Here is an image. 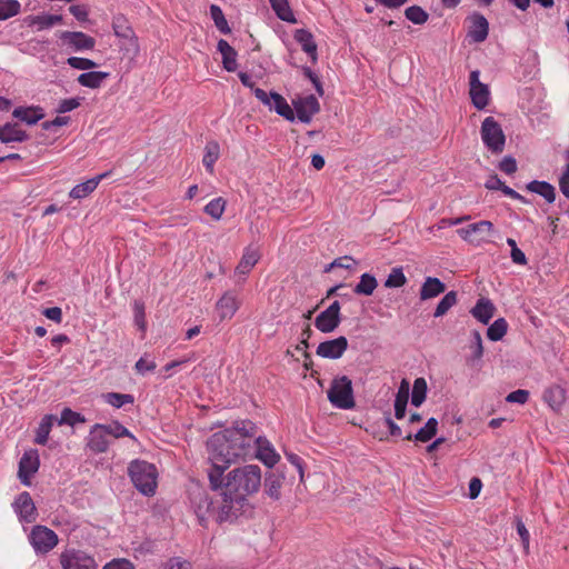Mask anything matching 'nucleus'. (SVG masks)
<instances>
[{
	"label": "nucleus",
	"instance_id": "nucleus-1",
	"mask_svg": "<svg viewBox=\"0 0 569 569\" xmlns=\"http://www.w3.org/2000/svg\"><path fill=\"white\" fill-rule=\"evenodd\" d=\"M257 426L251 420H238L231 428L213 433L207 441L211 467L208 478L212 490L217 491L222 473L239 459L251 456Z\"/></svg>",
	"mask_w": 569,
	"mask_h": 569
},
{
	"label": "nucleus",
	"instance_id": "nucleus-2",
	"mask_svg": "<svg viewBox=\"0 0 569 569\" xmlns=\"http://www.w3.org/2000/svg\"><path fill=\"white\" fill-rule=\"evenodd\" d=\"M261 487V470L256 465L234 468L222 480L218 489L221 492L218 508V522L233 521L249 506L248 497L258 492Z\"/></svg>",
	"mask_w": 569,
	"mask_h": 569
},
{
	"label": "nucleus",
	"instance_id": "nucleus-3",
	"mask_svg": "<svg viewBox=\"0 0 569 569\" xmlns=\"http://www.w3.org/2000/svg\"><path fill=\"white\" fill-rule=\"evenodd\" d=\"M133 486L144 496H152L157 488L158 472L154 465L144 460H133L128 467Z\"/></svg>",
	"mask_w": 569,
	"mask_h": 569
},
{
	"label": "nucleus",
	"instance_id": "nucleus-4",
	"mask_svg": "<svg viewBox=\"0 0 569 569\" xmlns=\"http://www.w3.org/2000/svg\"><path fill=\"white\" fill-rule=\"evenodd\" d=\"M190 507L201 526H206L209 518L218 521L220 498L213 499L203 488L193 487L189 490Z\"/></svg>",
	"mask_w": 569,
	"mask_h": 569
},
{
	"label": "nucleus",
	"instance_id": "nucleus-5",
	"mask_svg": "<svg viewBox=\"0 0 569 569\" xmlns=\"http://www.w3.org/2000/svg\"><path fill=\"white\" fill-rule=\"evenodd\" d=\"M329 401L339 409H352L356 406L352 382L347 376L332 380L328 390Z\"/></svg>",
	"mask_w": 569,
	"mask_h": 569
},
{
	"label": "nucleus",
	"instance_id": "nucleus-6",
	"mask_svg": "<svg viewBox=\"0 0 569 569\" xmlns=\"http://www.w3.org/2000/svg\"><path fill=\"white\" fill-rule=\"evenodd\" d=\"M481 139L485 146L492 153H501L506 144V136L502 131L501 126L493 117H487L481 123Z\"/></svg>",
	"mask_w": 569,
	"mask_h": 569
},
{
	"label": "nucleus",
	"instance_id": "nucleus-7",
	"mask_svg": "<svg viewBox=\"0 0 569 569\" xmlns=\"http://www.w3.org/2000/svg\"><path fill=\"white\" fill-rule=\"evenodd\" d=\"M29 541L37 553L46 555L58 545L59 539L50 528L37 525L29 535Z\"/></svg>",
	"mask_w": 569,
	"mask_h": 569
},
{
	"label": "nucleus",
	"instance_id": "nucleus-8",
	"mask_svg": "<svg viewBox=\"0 0 569 569\" xmlns=\"http://www.w3.org/2000/svg\"><path fill=\"white\" fill-rule=\"evenodd\" d=\"M480 71L473 70L470 72L469 77V94L472 104L478 110H483L490 101V91L487 84L480 82L479 80Z\"/></svg>",
	"mask_w": 569,
	"mask_h": 569
},
{
	"label": "nucleus",
	"instance_id": "nucleus-9",
	"mask_svg": "<svg viewBox=\"0 0 569 569\" xmlns=\"http://www.w3.org/2000/svg\"><path fill=\"white\" fill-rule=\"evenodd\" d=\"M340 309V302L338 300L333 301L326 310L317 316L315 320L316 328L323 333L335 331L341 322Z\"/></svg>",
	"mask_w": 569,
	"mask_h": 569
},
{
	"label": "nucleus",
	"instance_id": "nucleus-10",
	"mask_svg": "<svg viewBox=\"0 0 569 569\" xmlns=\"http://www.w3.org/2000/svg\"><path fill=\"white\" fill-rule=\"evenodd\" d=\"M62 569H97L94 560L79 550H66L60 555Z\"/></svg>",
	"mask_w": 569,
	"mask_h": 569
},
{
	"label": "nucleus",
	"instance_id": "nucleus-11",
	"mask_svg": "<svg viewBox=\"0 0 569 569\" xmlns=\"http://www.w3.org/2000/svg\"><path fill=\"white\" fill-rule=\"evenodd\" d=\"M251 456H256L269 468H272L280 458L272 448L271 443L263 437H257V433L253 437Z\"/></svg>",
	"mask_w": 569,
	"mask_h": 569
},
{
	"label": "nucleus",
	"instance_id": "nucleus-12",
	"mask_svg": "<svg viewBox=\"0 0 569 569\" xmlns=\"http://www.w3.org/2000/svg\"><path fill=\"white\" fill-rule=\"evenodd\" d=\"M295 116L303 123H309L312 117L320 111L318 99L313 94L298 98L292 102Z\"/></svg>",
	"mask_w": 569,
	"mask_h": 569
},
{
	"label": "nucleus",
	"instance_id": "nucleus-13",
	"mask_svg": "<svg viewBox=\"0 0 569 569\" xmlns=\"http://www.w3.org/2000/svg\"><path fill=\"white\" fill-rule=\"evenodd\" d=\"M348 349V340L346 337L340 336L336 339L326 340L321 342L316 353L326 359H339Z\"/></svg>",
	"mask_w": 569,
	"mask_h": 569
},
{
	"label": "nucleus",
	"instance_id": "nucleus-14",
	"mask_svg": "<svg viewBox=\"0 0 569 569\" xmlns=\"http://www.w3.org/2000/svg\"><path fill=\"white\" fill-rule=\"evenodd\" d=\"M40 466L37 451H27L19 461L18 477L24 486H30V478L38 471Z\"/></svg>",
	"mask_w": 569,
	"mask_h": 569
},
{
	"label": "nucleus",
	"instance_id": "nucleus-15",
	"mask_svg": "<svg viewBox=\"0 0 569 569\" xmlns=\"http://www.w3.org/2000/svg\"><path fill=\"white\" fill-rule=\"evenodd\" d=\"M14 511L21 521L33 522L37 517V509L29 492H21L13 502Z\"/></svg>",
	"mask_w": 569,
	"mask_h": 569
},
{
	"label": "nucleus",
	"instance_id": "nucleus-16",
	"mask_svg": "<svg viewBox=\"0 0 569 569\" xmlns=\"http://www.w3.org/2000/svg\"><path fill=\"white\" fill-rule=\"evenodd\" d=\"M60 39L77 51L92 50L96 46V40L80 31H62Z\"/></svg>",
	"mask_w": 569,
	"mask_h": 569
},
{
	"label": "nucleus",
	"instance_id": "nucleus-17",
	"mask_svg": "<svg viewBox=\"0 0 569 569\" xmlns=\"http://www.w3.org/2000/svg\"><path fill=\"white\" fill-rule=\"evenodd\" d=\"M110 440L104 430V425L96 423L89 432L87 446L91 451L102 453L108 450Z\"/></svg>",
	"mask_w": 569,
	"mask_h": 569
},
{
	"label": "nucleus",
	"instance_id": "nucleus-18",
	"mask_svg": "<svg viewBox=\"0 0 569 569\" xmlns=\"http://www.w3.org/2000/svg\"><path fill=\"white\" fill-rule=\"evenodd\" d=\"M240 307V301L232 291H226L216 303L220 320L231 319Z\"/></svg>",
	"mask_w": 569,
	"mask_h": 569
},
{
	"label": "nucleus",
	"instance_id": "nucleus-19",
	"mask_svg": "<svg viewBox=\"0 0 569 569\" xmlns=\"http://www.w3.org/2000/svg\"><path fill=\"white\" fill-rule=\"evenodd\" d=\"M29 139V134L20 129L17 122H7L0 127V142H23Z\"/></svg>",
	"mask_w": 569,
	"mask_h": 569
},
{
	"label": "nucleus",
	"instance_id": "nucleus-20",
	"mask_svg": "<svg viewBox=\"0 0 569 569\" xmlns=\"http://www.w3.org/2000/svg\"><path fill=\"white\" fill-rule=\"evenodd\" d=\"M471 27L468 31V37L472 39L475 42H483L489 32V23L485 16L480 13H473L471 16Z\"/></svg>",
	"mask_w": 569,
	"mask_h": 569
},
{
	"label": "nucleus",
	"instance_id": "nucleus-21",
	"mask_svg": "<svg viewBox=\"0 0 569 569\" xmlns=\"http://www.w3.org/2000/svg\"><path fill=\"white\" fill-rule=\"evenodd\" d=\"M293 38L301 46L302 50L310 57L312 62H316L317 43L315 42L312 33L307 29H297Z\"/></svg>",
	"mask_w": 569,
	"mask_h": 569
},
{
	"label": "nucleus",
	"instance_id": "nucleus-22",
	"mask_svg": "<svg viewBox=\"0 0 569 569\" xmlns=\"http://www.w3.org/2000/svg\"><path fill=\"white\" fill-rule=\"evenodd\" d=\"M260 259V252L258 249L248 247L246 248L238 266L236 267V274L247 276L251 269L258 263Z\"/></svg>",
	"mask_w": 569,
	"mask_h": 569
},
{
	"label": "nucleus",
	"instance_id": "nucleus-23",
	"mask_svg": "<svg viewBox=\"0 0 569 569\" xmlns=\"http://www.w3.org/2000/svg\"><path fill=\"white\" fill-rule=\"evenodd\" d=\"M445 291H446V284L439 278L427 277L420 288L419 296H420L421 300H429V299L438 297L439 295L443 293Z\"/></svg>",
	"mask_w": 569,
	"mask_h": 569
},
{
	"label": "nucleus",
	"instance_id": "nucleus-24",
	"mask_svg": "<svg viewBox=\"0 0 569 569\" xmlns=\"http://www.w3.org/2000/svg\"><path fill=\"white\" fill-rule=\"evenodd\" d=\"M496 311L495 305L487 298H480L475 307L470 310L473 318L483 325H487L493 317Z\"/></svg>",
	"mask_w": 569,
	"mask_h": 569
},
{
	"label": "nucleus",
	"instance_id": "nucleus-25",
	"mask_svg": "<svg viewBox=\"0 0 569 569\" xmlns=\"http://www.w3.org/2000/svg\"><path fill=\"white\" fill-rule=\"evenodd\" d=\"M12 116L29 126L36 124L44 117L41 107H18L13 110Z\"/></svg>",
	"mask_w": 569,
	"mask_h": 569
},
{
	"label": "nucleus",
	"instance_id": "nucleus-26",
	"mask_svg": "<svg viewBox=\"0 0 569 569\" xmlns=\"http://www.w3.org/2000/svg\"><path fill=\"white\" fill-rule=\"evenodd\" d=\"M217 49L222 56L223 68L229 72L236 71L238 67L237 51L223 39L218 41Z\"/></svg>",
	"mask_w": 569,
	"mask_h": 569
},
{
	"label": "nucleus",
	"instance_id": "nucleus-27",
	"mask_svg": "<svg viewBox=\"0 0 569 569\" xmlns=\"http://www.w3.org/2000/svg\"><path fill=\"white\" fill-rule=\"evenodd\" d=\"M410 386L408 380L402 379L395 399V417L402 419L406 416V408L409 399Z\"/></svg>",
	"mask_w": 569,
	"mask_h": 569
},
{
	"label": "nucleus",
	"instance_id": "nucleus-28",
	"mask_svg": "<svg viewBox=\"0 0 569 569\" xmlns=\"http://www.w3.org/2000/svg\"><path fill=\"white\" fill-rule=\"evenodd\" d=\"M108 173H101V174H98L97 177L94 178H91L82 183H79L77 186H74L69 196L73 199H82V198H86L87 196H89L92 191L96 190V188L98 187L99 182L104 178L107 177Z\"/></svg>",
	"mask_w": 569,
	"mask_h": 569
},
{
	"label": "nucleus",
	"instance_id": "nucleus-29",
	"mask_svg": "<svg viewBox=\"0 0 569 569\" xmlns=\"http://www.w3.org/2000/svg\"><path fill=\"white\" fill-rule=\"evenodd\" d=\"M62 22V16L60 14H39L28 16L24 19V23L29 27L37 26L38 30H44L53 27L54 24Z\"/></svg>",
	"mask_w": 569,
	"mask_h": 569
},
{
	"label": "nucleus",
	"instance_id": "nucleus-30",
	"mask_svg": "<svg viewBox=\"0 0 569 569\" xmlns=\"http://www.w3.org/2000/svg\"><path fill=\"white\" fill-rule=\"evenodd\" d=\"M526 188L528 191L543 197L548 203H552L556 200V189L547 181L532 180Z\"/></svg>",
	"mask_w": 569,
	"mask_h": 569
},
{
	"label": "nucleus",
	"instance_id": "nucleus-31",
	"mask_svg": "<svg viewBox=\"0 0 569 569\" xmlns=\"http://www.w3.org/2000/svg\"><path fill=\"white\" fill-rule=\"evenodd\" d=\"M283 476L277 472H268L264 477V492L272 499L278 500L281 496Z\"/></svg>",
	"mask_w": 569,
	"mask_h": 569
},
{
	"label": "nucleus",
	"instance_id": "nucleus-32",
	"mask_svg": "<svg viewBox=\"0 0 569 569\" xmlns=\"http://www.w3.org/2000/svg\"><path fill=\"white\" fill-rule=\"evenodd\" d=\"M437 429L438 420L436 418H429L426 425L422 428H420L416 435L409 433L405 437V439H415L416 441L427 442L436 436Z\"/></svg>",
	"mask_w": 569,
	"mask_h": 569
},
{
	"label": "nucleus",
	"instance_id": "nucleus-33",
	"mask_svg": "<svg viewBox=\"0 0 569 569\" xmlns=\"http://www.w3.org/2000/svg\"><path fill=\"white\" fill-rule=\"evenodd\" d=\"M108 77H109L108 72L89 71V72L81 73L77 78V81L82 87L90 88V89H98L101 87L103 80H106Z\"/></svg>",
	"mask_w": 569,
	"mask_h": 569
},
{
	"label": "nucleus",
	"instance_id": "nucleus-34",
	"mask_svg": "<svg viewBox=\"0 0 569 569\" xmlns=\"http://www.w3.org/2000/svg\"><path fill=\"white\" fill-rule=\"evenodd\" d=\"M271 99L272 110H274L279 116L283 117L286 120L295 121V111L281 94L271 91Z\"/></svg>",
	"mask_w": 569,
	"mask_h": 569
},
{
	"label": "nucleus",
	"instance_id": "nucleus-35",
	"mask_svg": "<svg viewBox=\"0 0 569 569\" xmlns=\"http://www.w3.org/2000/svg\"><path fill=\"white\" fill-rule=\"evenodd\" d=\"M271 8L276 12L277 17L286 22L296 23V17L289 6L288 0H269Z\"/></svg>",
	"mask_w": 569,
	"mask_h": 569
},
{
	"label": "nucleus",
	"instance_id": "nucleus-36",
	"mask_svg": "<svg viewBox=\"0 0 569 569\" xmlns=\"http://www.w3.org/2000/svg\"><path fill=\"white\" fill-rule=\"evenodd\" d=\"M58 421L57 417L53 415H46L37 429L34 442L38 445H46L49 438V433L53 426V422Z\"/></svg>",
	"mask_w": 569,
	"mask_h": 569
},
{
	"label": "nucleus",
	"instance_id": "nucleus-37",
	"mask_svg": "<svg viewBox=\"0 0 569 569\" xmlns=\"http://www.w3.org/2000/svg\"><path fill=\"white\" fill-rule=\"evenodd\" d=\"M377 287L378 281L376 277L370 273H363L359 282L355 286L353 292L356 295L371 296Z\"/></svg>",
	"mask_w": 569,
	"mask_h": 569
},
{
	"label": "nucleus",
	"instance_id": "nucleus-38",
	"mask_svg": "<svg viewBox=\"0 0 569 569\" xmlns=\"http://www.w3.org/2000/svg\"><path fill=\"white\" fill-rule=\"evenodd\" d=\"M543 399L552 409H558L566 400V390L560 386H552L545 391Z\"/></svg>",
	"mask_w": 569,
	"mask_h": 569
},
{
	"label": "nucleus",
	"instance_id": "nucleus-39",
	"mask_svg": "<svg viewBox=\"0 0 569 569\" xmlns=\"http://www.w3.org/2000/svg\"><path fill=\"white\" fill-rule=\"evenodd\" d=\"M219 154H220L219 143L217 141H209L204 148L202 163L210 173L213 172V164L218 160Z\"/></svg>",
	"mask_w": 569,
	"mask_h": 569
},
{
	"label": "nucleus",
	"instance_id": "nucleus-40",
	"mask_svg": "<svg viewBox=\"0 0 569 569\" xmlns=\"http://www.w3.org/2000/svg\"><path fill=\"white\" fill-rule=\"evenodd\" d=\"M427 381L425 378H417L413 381V388L411 393V405L415 407H420L427 397Z\"/></svg>",
	"mask_w": 569,
	"mask_h": 569
},
{
	"label": "nucleus",
	"instance_id": "nucleus-41",
	"mask_svg": "<svg viewBox=\"0 0 569 569\" xmlns=\"http://www.w3.org/2000/svg\"><path fill=\"white\" fill-rule=\"evenodd\" d=\"M508 330V322L505 318H498L487 329V337L491 341L501 340Z\"/></svg>",
	"mask_w": 569,
	"mask_h": 569
},
{
	"label": "nucleus",
	"instance_id": "nucleus-42",
	"mask_svg": "<svg viewBox=\"0 0 569 569\" xmlns=\"http://www.w3.org/2000/svg\"><path fill=\"white\" fill-rule=\"evenodd\" d=\"M458 301L457 292L449 291L437 305L433 317L439 318L445 316Z\"/></svg>",
	"mask_w": 569,
	"mask_h": 569
},
{
	"label": "nucleus",
	"instance_id": "nucleus-43",
	"mask_svg": "<svg viewBox=\"0 0 569 569\" xmlns=\"http://www.w3.org/2000/svg\"><path fill=\"white\" fill-rule=\"evenodd\" d=\"M210 16L214 22L216 28L221 33L229 34L231 32L228 21L219 6H217V4L210 6Z\"/></svg>",
	"mask_w": 569,
	"mask_h": 569
},
{
	"label": "nucleus",
	"instance_id": "nucleus-44",
	"mask_svg": "<svg viewBox=\"0 0 569 569\" xmlns=\"http://www.w3.org/2000/svg\"><path fill=\"white\" fill-rule=\"evenodd\" d=\"M102 397L107 403L117 409L123 407L124 405H132L134 402L133 396L129 393L108 392Z\"/></svg>",
	"mask_w": 569,
	"mask_h": 569
},
{
	"label": "nucleus",
	"instance_id": "nucleus-45",
	"mask_svg": "<svg viewBox=\"0 0 569 569\" xmlns=\"http://www.w3.org/2000/svg\"><path fill=\"white\" fill-rule=\"evenodd\" d=\"M20 10L21 4L18 0H0V21L16 17Z\"/></svg>",
	"mask_w": 569,
	"mask_h": 569
},
{
	"label": "nucleus",
	"instance_id": "nucleus-46",
	"mask_svg": "<svg viewBox=\"0 0 569 569\" xmlns=\"http://www.w3.org/2000/svg\"><path fill=\"white\" fill-rule=\"evenodd\" d=\"M112 27L117 37L124 39H133V30L123 17H116L113 19Z\"/></svg>",
	"mask_w": 569,
	"mask_h": 569
},
{
	"label": "nucleus",
	"instance_id": "nucleus-47",
	"mask_svg": "<svg viewBox=\"0 0 569 569\" xmlns=\"http://www.w3.org/2000/svg\"><path fill=\"white\" fill-rule=\"evenodd\" d=\"M226 200L221 197L212 199L206 207L204 212L213 218L214 220H219L226 209Z\"/></svg>",
	"mask_w": 569,
	"mask_h": 569
},
{
	"label": "nucleus",
	"instance_id": "nucleus-48",
	"mask_svg": "<svg viewBox=\"0 0 569 569\" xmlns=\"http://www.w3.org/2000/svg\"><path fill=\"white\" fill-rule=\"evenodd\" d=\"M405 16L415 24H423L428 21L429 14L419 6H411L405 10Z\"/></svg>",
	"mask_w": 569,
	"mask_h": 569
},
{
	"label": "nucleus",
	"instance_id": "nucleus-49",
	"mask_svg": "<svg viewBox=\"0 0 569 569\" xmlns=\"http://www.w3.org/2000/svg\"><path fill=\"white\" fill-rule=\"evenodd\" d=\"M407 283V278L401 267L393 268L385 281L387 288H400Z\"/></svg>",
	"mask_w": 569,
	"mask_h": 569
},
{
	"label": "nucleus",
	"instance_id": "nucleus-50",
	"mask_svg": "<svg viewBox=\"0 0 569 569\" xmlns=\"http://www.w3.org/2000/svg\"><path fill=\"white\" fill-rule=\"evenodd\" d=\"M84 421H86V419L82 415H80L79 412H74L69 408H64L61 412V417L58 420V423L59 425H69V426L73 427L74 425L82 423Z\"/></svg>",
	"mask_w": 569,
	"mask_h": 569
},
{
	"label": "nucleus",
	"instance_id": "nucleus-51",
	"mask_svg": "<svg viewBox=\"0 0 569 569\" xmlns=\"http://www.w3.org/2000/svg\"><path fill=\"white\" fill-rule=\"evenodd\" d=\"M104 430L109 437H113L116 439L122 438V437L133 438L131 432L124 426H122L119 421H113L109 425H104Z\"/></svg>",
	"mask_w": 569,
	"mask_h": 569
},
{
	"label": "nucleus",
	"instance_id": "nucleus-52",
	"mask_svg": "<svg viewBox=\"0 0 569 569\" xmlns=\"http://www.w3.org/2000/svg\"><path fill=\"white\" fill-rule=\"evenodd\" d=\"M67 63L78 70H91L98 66L93 60L80 57H70L68 58Z\"/></svg>",
	"mask_w": 569,
	"mask_h": 569
},
{
	"label": "nucleus",
	"instance_id": "nucleus-53",
	"mask_svg": "<svg viewBox=\"0 0 569 569\" xmlns=\"http://www.w3.org/2000/svg\"><path fill=\"white\" fill-rule=\"evenodd\" d=\"M133 311L136 326L139 328V330L144 331L147 323L143 302L136 300L133 303Z\"/></svg>",
	"mask_w": 569,
	"mask_h": 569
},
{
	"label": "nucleus",
	"instance_id": "nucleus-54",
	"mask_svg": "<svg viewBox=\"0 0 569 569\" xmlns=\"http://www.w3.org/2000/svg\"><path fill=\"white\" fill-rule=\"evenodd\" d=\"M470 230L473 231V234H489L493 231V224L491 221L482 220L476 223H471Z\"/></svg>",
	"mask_w": 569,
	"mask_h": 569
},
{
	"label": "nucleus",
	"instance_id": "nucleus-55",
	"mask_svg": "<svg viewBox=\"0 0 569 569\" xmlns=\"http://www.w3.org/2000/svg\"><path fill=\"white\" fill-rule=\"evenodd\" d=\"M80 106V100L78 98L63 99L59 102L57 112L66 113L77 109Z\"/></svg>",
	"mask_w": 569,
	"mask_h": 569
},
{
	"label": "nucleus",
	"instance_id": "nucleus-56",
	"mask_svg": "<svg viewBox=\"0 0 569 569\" xmlns=\"http://www.w3.org/2000/svg\"><path fill=\"white\" fill-rule=\"evenodd\" d=\"M472 337H473V342L471 345L472 358L479 360L483 355L481 335L479 331H473Z\"/></svg>",
	"mask_w": 569,
	"mask_h": 569
},
{
	"label": "nucleus",
	"instance_id": "nucleus-57",
	"mask_svg": "<svg viewBox=\"0 0 569 569\" xmlns=\"http://www.w3.org/2000/svg\"><path fill=\"white\" fill-rule=\"evenodd\" d=\"M528 398H529V391L527 390H522V389H518L516 391H512L510 392L506 400L508 402H512V403H526L528 401Z\"/></svg>",
	"mask_w": 569,
	"mask_h": 569
},
{
	"label": "nucleus",
	"instance_id": "nucleus-58",
	"mask_svg": "<svg viewBox=\"0 0 569 569\" xmlns=\"http://www.w3.org/2000/svg\"><path fill=\"white\" fill-rule=\"evenodd\" d=\"M499 169L507 174H512L517 171V161L511 156H506L499 163Z\"/></svg>",
	"mask_w": 569,
	"mask_h": 569
},
{
	"label": "nucleus",
	"instance_id": "nucleus-59",
	"mask_svg": "<svg viewBox=\"0 0 569 569\" xmlns=\"http://www.w3.org/2000/svg\"><path fill=\"white\" fill-rule=\"evenodd\" d=\"M303 74L310 79V82H312V84L315 86V89L317 91V93L321 97L323 96V88H322V84L320 82V79L318 78V76L309 68V67H303Z\"/></svg>",
	"mask_w": 569,
	"mask_h": 569
},
{
	"label": "nucleus",
	"instance_id": "nucleus-60",
	"mask_svg": "<svg viewBox=\"0 0 569 569\" xmlns=\"http://www.w3.org/2000/svg\"><path fill=\"white\" fill-rule=\"evenodd\" d=\"M163 569H191V563L181 558H170L163 566Z\"/></svg>",
	"mask_w": 569,
	"mask_h": 569
},
{
	"label": "nucleus",
	"instance_id": "nucleus-61",
	"mask_svg": "<svg viewBox=\"0 0 569 569\" xmlns=\"http://www.w3.org/2000/svg\"><path fill=\"white\" fill-rule=\"evenodd\" d=\"M559 188L562 194L569 199V163L566 164L565 171L559 178Z\"/></svg>",
	"mask_w": 569,
	"mask_h": 569
},
{
	"label": "nucleus",
	"instance_id": "nucleus-62",
	"mask_svg": "<svg viewBox=\"0 0 569 569\" xmlns=\"http://www.w3.org/2000/svg\"><path fill=\"white\" fill-rule=\"evenodd\" d=\"M69 11L78 21L84 22L88 20L89 12L86 6H71Z\"/></svg>",
	"mask_w": 569,
	"mask_h": 569
},
{
	"label": "nucleus",
	"instance_id": "nucleus-63",
	"mask_svg": "<svg viewBox=\"0 0 569 569\" xmlns=\"http://www.w3.org/2000/svg\"><path fill=\"white\" fill-rule=\"evenodd\" d=\"M136 370L140 375H144L148 371H153L156 369V362L154 361H148L144 358H140L134 366Z\"/></svg>",
	"mask_w": 569,
	"mask_h": 569
},
{
	"label": "nucleus",
	"instance_id": "nucleus-64",
	"mask_svg": "<svg viewBox=\"0 0 569 569\" xmlns=\"http://www.w3.org/2000/svg\"><path fill=\"white\" fill-rule=\"evenodd\" d=\"M103 569H134V566L127 559H114L107 563Z\"/></svg>",
	"mask_w": 569,
	"mask_h": 569
}]
</instances>
